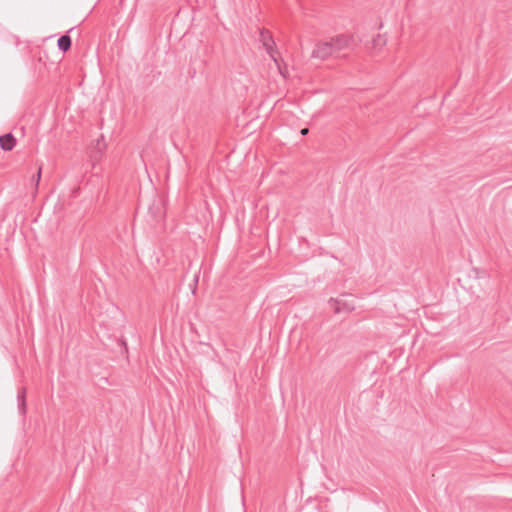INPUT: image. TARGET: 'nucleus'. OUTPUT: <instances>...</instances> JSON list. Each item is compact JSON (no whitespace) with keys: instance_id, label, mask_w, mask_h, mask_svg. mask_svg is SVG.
Here are the masks:
<instances>
[{"instance_id":"obj_1","label":"nucleus","mask_w":512,"mask_h":512,"mask_svg":"<svg viewBox=\"0 0 512 512\" xmlns=\"http://www.w3.org/2000/svg\"><path fill=\"white\" fill-rule=\"evenodd\" d=\"M352 45L353 37L351 35L338 34L336 36L317 42L311 56L322 61L329 58H343L346 57L347 54L342 52L350 49Z\"/></svg>"},{"instance_id":"obj_2","label":"nucleus","mask_w":512,"mask_h":512,"mask_svg":"<svg viewBox=\"0 0 512 512\" xmlns=\"http://www.w3.org/2000/svg\"><path fill=\"white\" fill-rule=\"evenodd\" d=\"M260 41L262 42L264 48L266 49L267 53L270 55L272 60L274 62H277V56L279 53L274 49V40L272 37V34L265 29H262L260 31Z\"/></svg>"},{"instance_id":"obj_3","label":"nucleus","mask_w":512,"mask_h":512,"mask_svg":"<svg viewBox=\"0 0 512 512\" xmlns=\"http://www.w3.org/2000/svg\"><path fill=\"white\" fill-rule=\"evenodd\" d=\"M329 304L333 308L335 314H339L341 312H352L355 309L353 303L336 298H330Z\"/></svg>"},{"instance_id":"obj_4","label":"nucleus","mask_w":512,"mask_h":512,"mask_svg":"<svg viewBox=\"0 0 512 512\" xmlns=\"http://www.w3.org/2000/svg\"><path fill=\"white\" fill-rule=\"evenodd\" d=\"M16 145V139L12 133L0 136V147L4 151H11Z\"/></svg>"},{"instance_id":"obj_5","label":"nucleus","mask_w":512,"mask_h":512,"mask_svg":"<svg viewBox=\"0 0 512 512\" xmlns=\"http://www.w3.org/2000/svg\"><path fill=\"white\" fill-rule=\"evenodd\" d=\"M18 409L22 415L26 414V388L22 387L17 393Z\"/></svg>"},{"instance_id":"obj_6","label":"nucleus","mask_w":512,"mask_h":512,"mask_svg":"<svg viewBox=\"0 0 512 512\" xmlns=\"http://www.w3.org/2000/svg\"><path fill=\"white\" fill-rule=\"evenodd\" d=\"M58 48L63 51V52H67L70 48H71V44H72V41H71V38L69 35L65 34V35H62L59 39H58Z\"/></svg>"},{"instance_id":"obj_7","label":"nucleus","mask_w":512,"mask_h":512,"mask_svg":"<svg viewBox=\"0 0 512 512\" xmlns=\"http://www.w3.org/2000/svg\"><path fill=\"white\" fill-rule=\"evenodd\" d=\"M275 64L277 65V67H278V70H279L280 74H281L284 78L288 77V68H287V65H286V64H281V63L279 62V57H277V62H275Z\"/></svg>"},{"instance_id":"obj_8","label":"nucleus","mask_w":512,"mask_h":512,"mask_svg":"<svg viewBox=\"0 0 512 512\" xmlns=\"http://www.w3.org/2000/svg\"><path fill=\"white\" fill-rule=\"evenodd\" d=\"M41 170H42L41 167H39L36 176L33 177V180L35 181L36 188L38 187V184H39V181L41 178Z\"/></svg>"},{"instance_id":"obj_9","label":"nucleus","mask_w":512,"mask_h":512,"mask_svg":"<svg viewBox=\"0 0 512 512\" xmlns=\"http://www.w3.org/2000/svg\"><path fill=\"white\" fill-rule=\"evenodd\" d=\"M373 42H374V44H375V45L380 44V43L382 42V38H381V36H380V35H378V36H377V38L373 40Z\"/></svg>"},{"instance_id":"obj_10","label":"nucleus","mask_w":512,"mask_h":512,"mask_svg":"<svg viewBox=\"0 0 512 512\" xmlns=\"http://www.w3.org/2000/svg\"><path fill=\"white\" fill-rule=\"evenodd\" d=\"M308 133H309V129L308 128H303L300 131V134L303 135V136L307 135Z\"/></svg>"},{"instance_id":"obj_11","label":"nucleus","mask_w":512,"mask_h":512,"mask_svg":"<svg viewBox=\"0 0 512 512\" xmlns=\"http://www.w3.org/2000/svg\"><path fill=\"white\" fill-rule=\"evenodd\" d=\"M97 147H98V149L100 150L102 147H105V144H102V143L100 142V140H98V142H97Z\"/></svg>"}]
</instances>
